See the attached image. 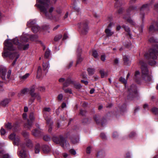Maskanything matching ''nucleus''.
<instances>
[{"instance_id":"nucleus-21","label":"nucleus","mask_w":158,"mask_h":158,"mask_svg":"<svg viewBox=\"0 0 158 158\" xmlns=\"http://www.w3.org/2000/svg\"><path fill=\"white\" fill-rule=\"evenodd\" d=\"M136 7L133 6H131L127 10L128 13L131 12L132 14H134L135 11L136 10Z\"/></svg>"},{"instance_id":"nucleus-50","label":"nucleus","mask_w":158,"mask_h":158,"mask_svg":"<svg viewBox=\"0 0 158 158\" xmlns=\"http://www.w3.org/2000/svg\"><path fill=\"white\" fill-rule=\"evenodd\" d=\"M136 135V134L134 132H131L129 135V136L131 138H133L135 137Z\"/></svg>"},{"instance_id":"nucleus-42","label":"nucleus","mask_w":158,"mask_h":158,"mask_svg":"<svg viewBox=\"0 0 158 158\" xmlns=\"http://www.w3.org/2000/svg\"><path fill=\"white\" fill-rule=\"evenodd\" d=\"M5 127L8 129H10L12 128L11 124L10 123H8L5 124Z\"/></svg>"},{"instance_id":"nucleus-30","label":"nucleus","mask_w":158,"mask_h":158,"mask_svg":"<svg viewBox=\"0 0 158 158\" xmlns=\"http://www.w3.org/2000/svg\"><path fill=\"white\" fill-rule=\"evenodd\" d=\"M10 102V100L8 99H5L2 101L1 103V105L3 106H6Z\"/></svg>"},{"instance_id":"nucleus-38","label":"nucleus","mask_w":158,"mask_h":158,"mask_svg":"<svg viewBox=\"0 0 158 158\" xmlns=\"http://www.w3.org/2000/svg\"><path fill=\"white\" fill-rule=\"evenodd\" d=\"M152 111L155 114H158V108L154 107L152 109Z\"/></svg>"},{"instance_id":"nucleus-54","label":"nucleus","mask_w":158,"mask_h":158,"mask_svg":"<svg viewBox=\"0 0 158 158\" xmlns=\"http://www.w3.org/2000/svg\"><path fill=\"white\" fill-rule=\"evenodd\" d=\"M30 98L29 101V104L31 105L34 102L35 98Z\"/></svg>"},{"instance_id":"nucleus-53","label":"nucleus","mask_w":158,"mask_h":158,"mask_svg":"<svg viewBox=\"0 0 158 158\" xmlns=\"http://www.w3.org/2000/svg\"><path fill=\"white\" fill-rule=\"evenodd\" d=\"M69 152L71 154L74 155L76 153L75 150L73 149H70L69 151Z\"/></svg>"},{"instance_id":"nucleus-8","label":"nucleus","mask_w":158,"mask_h":158,"mask_svg":"<svg viewBox=\"0 0 158 158\" xmlns=\"http://www.w3.org/2000/svg\"><path fill=\"white\" fill-rule=\"evenodd\" d=\"M79 31L81 35H84L87 34L89 27L87 23L85 22L81 23L79 24Z\"/></svg>"},{"instance_id":"nucleus-25","label":"nucleus","mask_w":158,"mask_h":158,"mask_svg":"<svg viewBox=\"0 0 158 158\" xmlns=\"http://www.w3.org/2000/svg\"><path fill=\"white\" fill-rule=\"evenodd\" d=\"M73 83H73V85L76 89H80L81 88L82 86L80 83L74 81Z\"/></svg>"},{"instance_id":"nucleus-43","label":"nucleus","mask_w":158,"mask_h":158,"mask_svg":"<svg viewBox=\"0 0 158 158\" xmlns=\"http://www.w3.org/2000/svg\"><path fill=\"white\" fill-rule=\"evenodd\" d=\"M92 55L95 58H97L98 57V55L97 51L95 50H93L92 52Z\"/></svg>"},{"instance_id":"nucleus-11","label":"nucleus","mask_w":158,"mask_h":158,"mask_svg":"<svg viewBox=\"0 0 158 158\" xmlns=\"http://www.w3.org/2000/svg\"><path fill=\"white\" fill-rule=\"evenodd\" d=\"M128 91L129 93H132L134 94L133 96L132 97L133 98L135 97V95H136L137 93V90L136 86L134 85L131 86L130 88L128 89Z\"/></svg>"},{"instance_id":"nucleus-37","label":"nucleus","mask_w":158,"mask_h":158,"mask_svg":"<svg viewBox=\"0 0 158 158\" xmlns=\"http://www.w3.org/2000/svg\"><path fill=\"white\" fill-rule=\"evenodd\" d=\"M94 118L96 123H100L99 119L100 116L99 115H96L94 116Z\"/></svg>"},{"instance_id":"nucleus-47","label":"nucleus","mask_w":158,"mask_h":158,"mask_svg":"<svg viewBox=\"0 0 158 158\" xmlns=\"http://www.w3.org/2000/svg\"><path fill=\"white\" fill-rule=\"evenodd\" d=\"M22 135L23 136L26 138V139H28L27 138L29 135V133L26 131H24L22 133Z\"/></svg>"},{"instance_id":"nucleus-41","label":"nucleus","mask_w":158,"mask_h":158,"mask_svg":"<svg viewBox=\"0 0 158 158\" xmlns=\"http://www.w3.org/2000/svg\"><path fill=\"white\" fill-rule=\"evenodd\" d=\"M140 74V73L139 71H136L135 74V79L136 82L138 81V77L139 76Z\"/></svg>"},{"instance_id":"nucleus-15","label":"nucleus","mask_w":158,"mask_h":158,"mask_svg":"<svg viewBox=\"0 0 158 158\" xmlns=\"http://www.w3.org/2000/svg\"><path fill=\"white\" fill-rule=\"evenodd\" d=\"M0 156H2V158H10V156L8 154L5 153L4 150L0 147Z\"/></svg>"},{"instance_id":"nucleus-4","label":"nucleus","mask_w":158,"mask_h":158,"mask_svg":"<svg viewBox=\"0 0 158 158\" xmlns=\"http://www.w3.org/2000/svg\"><path fill=\"white\" fill-rule=\"evenodd\" d=\"M139 64L141 65L142 78L144 81H148L151 80V77L149 74L148 70L146 64L142 60H140Z\"/></svg>"},{"instance_id":"nucleus-39","label":"nucleus","mask_w":158,"mask_h":158,"mask_svg":"<svg viewBox=\"0 0 158 158\" xmlns=\"http://www.w3.org/2000/svg\"><path fill=\"white\" fill-rule=\"evenodd\" d=\"M119 81L125 85L127 83V80L122 77H120L119 78Z\"/></svg>"},{"instance_id":"nucleus-60","label":"nucleus","mask_w":158,"mask_h":158,"mask_svg":"<svg viewBox=\"0 0 158 158\" xmlns=\"http://www.w3.org/2000/svg\"><path fill=\"white\" fill-rule=\"evenodd\" d=\"M74 10L75 11L77 12V13H79L80 12V10L79 8L77 6H75L73 7Z\"/></svg>"},{"instance_id":"nucleus-13","label":"nucleus","mask_w":158,"mask_h":158,"mask_svg":"<svg viewBox=\"0 0 158 158\" xmlns=\"http://www.w3.org/2000/svg\"><path fill=\"white\" fill-rule=\"evenodd\" d=\"M74 81L70 78H68L66 81L63 84L64 87H67L69 86L70 84H73Z\"/></svg>"},{"instance_id":"nucleus-48","label":"nucleus","mask_w":158,"mask_h":158,"mask_svg":"<svg viewBox=\"0 0 158 158\" xmlns=\"http://www.w3.org/2000/svg\"><path fill=\"white\" fill-rule=\"evenodd\" d=\"M16 136L15 135L14 133H13L10 135L9 138L12 140H14Z\"/></svg>"},{"instance_id":"nucleus-5","label":"nucleus","mask_w":158,"mask_h":158,"mask_svg":"<svg viewBox=\"0 0 158 158\" xmlns=\"http://www.w3.org/2000/svg\"><path fill=\"white\" fill-rule=\"evenodd\" d=\"M4 51L2 53V56L3 57H8L10 59H13L15 58V60L14 61L12 64V65L14 66L16 63L17 59L19 57V55L16 52H11L10 51H8L6 50V48H4Z\"/></svg>"},{"instance_id":"nucleus-2","label":"nucleus","mask_w":158,"mask_h":158,"mask_svg":"<svg viewBox=\"0 0 158 158\" xmlns=\"http://www.w3.org/2000/svg\"><path fill=\"white\" fill-rule=\"evenodd\" d=\"M149 52V54H145V57L149 59V64L152 66L156 64L155 60L156 59L157 56H158V45H156L154 49H150Z\"/></svg>"},{"instance_id":"nucleus-18","label":"nucleus","mask_w":158,"mask_h":158,"mask_svg":"<svg viewBox=\"0 0 158 158\" xmlns=\"http://www.w3.org/2000/svg\"><path fill=\"white\" fill-rule=\"evenodd\" d=\"M156 31H158V21L156 23L155 27H154L153 25H151L149 28V31L150 32H153Z\"/></svg>"},{"instance_id":"nucleus-31","label":"nucleus","mask_w":158,"mask_h":158,"mask_svg":"<svg viewBox=\"0 0 158 158\" xmlns=\"http://www.w3.org/2000/svg\"><path fill=\"white\" fill-rule=\"evenodd\" d=\"M43 150L45 153H48L49 152V147L47 145H44L43 146Z\"/></svg>"},{"instance_id":"nucleus-59","label":"nucleus","mask_w":158,"mask_h":158,"mask_svg":"<svg viewBox=\"0 0 158 158\" xmlns=\"http://www.w3.org/2000/svg\"><path fill=\"white\" fill-rule=\"evenodd\" d=\"M0 132L1 135H4L6 133V131L3 128H1L0 130Z\"/></svg>"},{"instance_id":"nucleus-20","label":"nucleus","mask_w":158,"mask_h":158,"mask_svg":"<svg viewBox=\"0 0 158 158\" xmlns=\"http://www.w3.org/2000/svg\"><path fill=\"white\" fill-rule=\"evenodd\" d=\"M28 90L29 89L27 88H25L22 89L21 90L20 93L18 94V96L19 97L26 94L28 91Z\"/></svg>"},{"instance_id":"nucleus-12","label":"nucleus","mask_w":158,"mask_h":158,"mask_svg":"<svg viewBox=\"0 0 158 158\" xmlns=\"http://www.w3.org/2000/svg\"><path fill=\"white\" fill-rule=\"evenodd\" d=\"M150 7V5L148 4H145L143 5L140 9V13L142 14V19L144 16L143 13H142V11L143 10H146L148 9V8Z\"/></svg>"},{"instance_id":"nucleus-6","label":"nucleus","mask_w":158,"mask_h":158,"mask_svg":"<svg viewBox=\"0 0 158 158\" xmlns=\"http://www.w3.org/2000/svg\"><path fill=\"white\" fill-rule=\"evenodd\" d=\"M7 72L6 67L3 66L0 67V77L3 80V82L6 83L10 79V77L11 73V70H9L7 72L6 77V73Z\"/></svg>"},{"instance_id":"nucleus-63","label":"nucleus","mask_w":158,"mask_h":158,"mask_svg":"<svg viewBox=\"0 0 158 158\" xmlns=\"http://www.w3.org/2000/svg\"><path fill=\"white\" fill-rule=\"evenodd\" d=\"M45 57L46 58H48L49 56V51H47L46 52L45 54Z\"/></svg>"},{"instance_id":"nucleus-46","label":"nucleus","mask_w":158,"mask_h":158,"mask_svg":"<svg viewBox=\"0 0 158 158\" xmlns=\"http://www.w3.org/2000/svg\"><path fill=\"white\" fill-rule=\"evenodd\" d=\"M32 97L34 98H36L38 100H40L41 99V97L39 94L38 93H36L34 96Z\"/></svg>"},{"instance_id":"nucleus-49","label":"nucleus","mask_w":158,"mask_h":158,"mask_svg":"<svg viewBox=\"0 0 158 158\" xmlns=\"http://www.w3.org/2000/svg\"><path fill=\"white\" fill-rule=\"evenodd\" d=\"M71 140L73 143L75 144L78 142L79 139L77 138H73Z\"/></svg>"},{"instance_id":"nucleus-1","label":"nucleus","mask_w":158,"mask_h":158,"mask_svg":"<svg viewBox=\"0 0 158 158\" xmlns=\"http://www.w3.org/2000/svg\"><path fill=\"white\" fill-rule=\"evenodd\" d=\"M21 43L18 42V39L17 37L13 39L12 40H6L4 42L5 48H6L7 50L10 51L15 50V48L13 46L12 44L13 42L14 44L18 46V48L19 49H23L24 50L27 49L29 47V44L24 45L23 43V41L27 42L28 40V39L26 37H23L21 38Z\"/></svg>"},{"instance_id":"nucleus-58","label":"nucleus","mask_w":158,"mask_h":158,"mask_svg":"<svg viewBox=\"0 0 158 158\" xmlns=\"http://www.w3.org/2000/svg\"><path fill=\"white\" fill-rule=\"evenodd\" d=\"M118 135V134L116 131H114L113 134V137L114 138H116Z\"/></svg>"},{"instance_id":"nucleus-17","label":"nucleus","mask_w":158,"mask_h":158,"mask_svg":"<svg viewBox=\"0 0 158 158\" xmlns=\"http://www.w3.org/2000/svg\"><path fill=\"white\" fill-rule=\"evenodd\" d=\"M35 91V87L34 85L30 87L28 91L29 92V93L32 97H34L36 93L34 92Z\"/></svg>"},{"instance_id":"nucleus-45","label":"nucleus","mask_w":158,"mask_h":158,"mask_svg":"<svg viewBox=\"0 0 158 158\" xmlns=\"http://www.w3.org/2000/svg\"><path fill=\"white\" fill-rule=\"evenodd\" d=\"M123 27L124 28L125 31H126L127 32V33H128V34L130 36V30L129 28L128 27L124 26H123Z\"/></svg>"},{"instance_id":"nucleus-40","label":"nucleus","mask_w":158,"mask_h":158,"mask_svg":"<svg viewBox=\"0 0 158 158\" xmlns=\"http://www.w3.org/2000/svg\"><path fill=\"white\" fill-rule=\"evenodd\" d=\"M83 60V58L81 57L78 54L77 55V64H79Z\"/></svg>"},{"instance_id":"nucleus-3","label":"nucleus","mask_w":158,"mask_h":158,"mask_svg":"<svg viewBox=\"0 0 158 158\" xmlns=\"http://www.w3.org/2000/svg\"><path fill=\"white\" fill-rule=\"evenodd\" d=\"M39 2L40 5L39 7L41 11L48 19L49 18V0H40Z\"/></svg>"},{"instance_id":"nucleus-64","label":"nucleus","mask_w":158,"mask_h":158,"mask_svg":"<svg viewBox=\"0 0 158 158\" xmlns=\"http://www.w3.org/2000/svg\"><path fill=\"white\" fill-rule=\"evenodd\" d=\"M43 68L44 70L46 69L48 67V64L46 63H44L43 64Z\"/></svg>"},{"instance_id":"nucleus-52","label":"nucleus","mask_w":158,"mask_h":158,"mask_svg":"<svg viewBox=\"0 0 158 158\" xmlns=\"http://www.w3.org/2000/svg\"><path fill=\"white\" fill-rule=\"evenodd\" d=\"M43 139L45 141H48L49 140V137L48 135H45L44 136Z\"/></svg>"},{"instance_id":"nucleus-51","label":"nucleus","mask_w":158,"mask_h":158,"mask_svg":"<svg viewBox=\"0 0 158 158\" xmlns=\"http://www.w3.org/2000/svg\"><path fill=\"white\" fill-rule=\"evenodd\" d=\"M44 117L45 120L46 121V123L48 125H49V118H48V116H46V114L45 113H44Z\"/></svg>"},{"instance_id":"nucleus-57","label":"nucleus","mask_w":158,"mask_h":158,"mask_svg":"<svg viewBox=\"0 0 158 158\" xmlns=\"http://www.w3.org/2000/svg\"><path fill=\"white\" fill-rule=\"evenodd\" d=\"M91 149V147L90 146H89L86 149L87 153L89 154L90 153Z\"/></svg>"},{"instance_id":"nucleus-22","label":"nucleus","mask_w":158,"mask_h":158,"mask_svg":"<svg viewBox=\"0 0 158 158\" xmlns=\"http://www.w3.org/2000/svg\"><path fill=\"white\" fill-rule=\"evenodd\" d=\"M40 30V27L38 25H35L32 28V30L34 33H37Z\"/></svg>"},{"instance_id":"nucleus-61","label":"nucleus","mask_w":158,"mask_h":158,"mask_svg":"<svg viewBox=\"0 0 158 158\" xmlns=\"http://www.w3.org/2000/svg\"><path fill=\"white\" fill-rule=\"evenodd\" d=\"M100 136L103 139H106V136L104 133H101L100 134Z\"/></svg>"},{"instance_id":"nucleus-23","label":"nucleus","mask_w":158,"mask_h":158,"mask_svg":"<svg viewBox=\"0 0 158 158\" xmlns=\"http://www.w3.org/2000/svg\"><path fill=\"white\" fill-rule=\"evenodd\" d=\"M42 69L40 67H39L38 68L37 77L40 79L42 76Z\"/></svg>"},{"instance_id":"nucleus-10","label":"nucleus","mask_w":158,"mask_h":158,"mask_svg":"<svg viewBox=\"0 0 158 158\" xmlns=\"http://www.w3.org/2000/svg\"><path fill=\"white\" fill-rule=\"evenodd\" d=\"M19 155L21 158H26L27 157V152L26 149L23 147L19 152Z\"/></svg>"},{"instance_id":"nucleus-28","label":"nucleus","mask_w":158,"mask_h":158,"mask_svg":"<svg viewBox=\"0 0 158 158\" xmlns=\"http://www.w3.org/2000/svg\"><path fill=\"white\" fill-rule=\"evenodd\" d=\"M14 140V143L15 145H18L20 142L19 137L18 136H16Z\"/></svg>"},{"instance_id":"nucleus-16","label":"nucleus","mask_w":158,"mask_h":158,"mask_svg":"<svg viewBox=\"0 0 158 158\" xmlns=\"http://www.w3.org/2000/svg\"><path fill=\"white\" fill-rule=\"evenodd\" d=\"M127 15L124 16L123 17V18L126 20L128 23L132 25H135V22L130 17H127Z\"/></svg>"},{"instance_id":"nucleus-27","label":"nucleus","mask_w":158,"mask_h":158,"mask_svg":"<svg viewBox=\"0 0 158 158\" xmlns=\"http://www.w3.org/2000/svg\"><path fill=\"white\" fill-rule=\"evenodd\" d=\"M40 150V147L39 143H37L36 145L35 148V153H39Z\"/></svg>"},{"instance_id":"nucleus-34","label":"nucleus","mask_w":158,"mask_h":158,"mask_svg":"<svg viewBox=\"0 0 158 158\" xmlns=\"http://www.w3.org/2000/svg\"><path fill=\"white\" fill-rule=\"evenodd\" d=\"M62 37V35L61 34H59L56 36L54 39V40L55 42H57L60 40Z\"/></svg>"},{"instance_id":"nucleus-55","label":"nucleus","mask_w":158,"mask_h":158,"mask_svg":"<svg viewBox=\"0 0 158 158\" xmlns=\"http://www.w3.org/2000/svg\"><path fill=\"white\" fill-rule=\"evenodd\" d=\"M56 11L58 13L60 14L62 13V9L61 8L58 7L57 8Z\"/></svg>"},{"instance_id":"nucleus-32","label":"nucleus","mask_w":158,"mask_h":158,"mask_svg":"<svg viewBox=\"0 0 158 158\" xmlns=\"http://www.w3.org/2000/svg\"><path fill=\"white\" fill-rule=\"evenodd\" d=\"M26 140L27 146L29 147H32L33 146V144L31 140L28 139H27Z\"/></svg>"},{"instance_id":"nucleus-36","label":"nucleus","mask_w":158,"mask_h":158,"mask_svg":"<svg viewBox=\"0 0 158 158\" xmlns=\"http://www.w3.org/2000/svg\"><path fill=\"white\" fill-rule=\"evenodd\" d=\"M29 76V74L28 73H26L25 75L22 76H20L19 78L20 79L23 80H25L26 79H27Z\"/></svg>"},{"instance_id":"nucleus-24","label":"nucleus","mask_w":158,"mask_h":158,"mask_svg":"<svg viewBox=\"0 0 158 158\" xmlns=\"http://www.w3.org/2000/svg\"><path fill=\"white\" fill-rule=\"evenodd\" d=\"M35 21L34 20H30L27 22V26L28 27H33L35 25Z\"/></svg>"},{"instance_id":"nucleus-62","label":"nucleus","mask_w":158,"mask_h":158,"mask_svg":"<svg viewBox=\"0 0 158 158\" xmlns=\"http://www.w3.org/2000/svg\"><path fill=\"white\" fill-rule=\"evenodd\" d=\"M86 112L85 110H81L80 111V114L81 115L83 116H84L85 115V114H86Z\"/></svg>"},{"instance_id":"nucleus-14","label":"nucleus","mask_w":158,"mask_h":158,"mask_svg":"<svg viewBox=\"0 0 158 158\" xmlns=\"http://www.w3.org/2000/svg\"><path fill=\"white\" fill-rule=\"evenodd\" d=\"M123 59L124 64L128 65L130 64L131 61L127 56L124 55L123 56Z\"/></svg>"},{"instance_id":"nucleus-35","label":"nucleus","mask_w":158,"mask_h":158,"mask_svg":"<svg viewBox=\"0 0 158 158\" xmlns=\"http://www.w3.org/2000/svg\"><path fill=\"white\" fill-rule=\"evenodd\" d=\"M149 40L151 43H158V39H155L153 37L150 38Z\"/></svg>"},{"instance_id":"nucleus-9","label":"nucleus","mask_w":158,"mask_h":158,"mask_svg":"<svg viewBox=\"0 0 158 158\" xmlns=\"http://www.w3.org/2000/svg\"><path fill=\"white\" fill-rule=\"evenodd\" d=\"M29 118L31 120V122H30V121L28 119L27 123L25 124L24 127L30 130L32 127V121L35 119L34 114L33 112L31 113L30 114Z\"/></svg>"},{"instance_id":"nucleus-56","label":"nucleus","mask_w":158,"mask_h":158,"mask_svg":"<svg viewBox=\"0 0 158 158\" xmlns=\"http://www.w3.org/2000/svg\"><path fill=\"white\" fill-rule=\"evenodd\" d=\"M73 62L72 61H70L69 64L66 66V68L67 69H69L71 67V66L73 65Z\"/></svg>"},{"instance_id":"nucleus-33","label":"nucleus","mask_w":158,"mask_h":158,"mask_svg":"<svg viewBox=\"0 0 158 158\" xmlns=\"http://www.w3.org/2000/svg\"><path fill=\"white\" fill-rule=\"evenodd\" d=\"M100 73L101 75V77L102 78H104V77H106L107 74L106 73H105L104 70L102 69L100 71Z\"/></svg>"},{"instance_id":"nucleus-44","label":"nucleus","mask_w":158,"mask_h":158,"mask_svg":"<svg viewBox=\"0 0 158 158\" xmlns=\"http://www.w3.org/2000/svg\"><path fill=\"white\" fill-rule=\"evenodd\" d=\"M63 89L65 93H69L70 94H72V90H71V89H69V88L64 89V86H63Z\"/></svg>"},{"instance_id":"nucleus-19","label":"nucleus","mask_w":158,"mask_h":158,"mask_svg":"<svg viewBox=\"0 0 158 158\" xmlns=\"http://www.w3.org/2000/svg\"><path fill=\"white\" fill-rule=\"evenodd\" d=\"M41 131L37 129H35L32 130V134L35 136H38L41 135Z\"/></svg>"},{"instance_id":"nucleus-7","label":"nucleus","mask_w":158,"mask_h":158,"mask_svg":"<svg viewBox=\"0 0 158 158\" xmlns=\"http://www.w3.org/2000/svg\"><path fill=\"white\" fill-rule=\"evenodd\" d=\"M53 141L57 144H60L64 148L69 146L68 143H67L66 140L62 136L60 135L59 137H54L53 138Z\"/></svg>"},{"instance_id":"nucleus-29","label":"nucleus","mask_w":158,"mask_h":158,"mask_svg":"<svg viewBox=\"0 0 158 158\" xmlns=\"http://www.w3.org/2000/svg\"><path fill=\"white\" fill-rule=\"evenodd\" d=\"M89 74V75H93L95 72V69L94 68H89L87 69Z\"/></svg>"},{"instance_id":"nucleus-26","label":"nucleus","mask_w":158,"mask_h":158,"mask_svg":"<svg viewBox=\"0 0 158 158\" xmlns=\"http://www.w3.org/2000/svg\"><path fill=\"white\" fill-rule=\"evenodd\" d=\"M105 32L107 36L108 37L111 36L114 34V32L111 31L108 28H107L105 30Z\"/></svg>"}]
</instances>
